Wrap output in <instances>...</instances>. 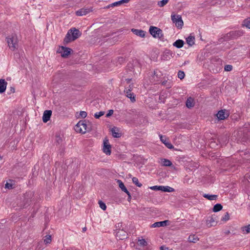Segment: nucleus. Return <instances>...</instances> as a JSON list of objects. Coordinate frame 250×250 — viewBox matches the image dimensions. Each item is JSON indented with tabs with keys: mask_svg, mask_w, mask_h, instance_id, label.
Returning a JSON list of instances; mask_svg holds the SVG:
<instances>
[{
	"mask_svg": "<svg viewBox=\"0 0 250 250\" xmlns=\"http://www.w3.org/2000/svg\"><path fill=\"white\" fill-rule=\"evenodd\" d=\"M188 241L192 243H196L199 240V238L194 234L190 235L188 238Z\"/></svg>",
	"mask_w": 250,
	"mask_h": 250,
	"instance_id": "27",
	"label": "nucleus"
},
{
	"mask_svg": "<svg viewBox=\"0 0 250 250\" xmlns=\"http://www.w3.org/2000/svg\"><path fill=\"white\" fill-rule=\"evenodd\" d=\"M168 222H169L168 220H165L163 221L157 222L153 223L151 226V228H156V227L166 226L167 225Z\"/></svg>",
	"mask_w": 250,
	"mask_h": 250,
	"instance_id": "17",
	"label": "nucleus"
},
{
	"mask_svg": "<svg viewBox=\"0 0 250 250\" xmlns=\"http://www.w3.org/2000/svg\"><path fill=\"white\" fill-rule=\"evenodd\" d=\"M62 140L60 135H56L55 142L60 145L62 143Z\"/></svg>",
	"mask_w": 250,
	"mask_h": 250,
	"instance_id": "39",
	"label": "nucleus"
},
{
	"mask_svg": "<svg viewBox=\"0 0 250 250\" xmlns=\"http://www.w3.org/2000/svg\"><path fill=\"white\" fill-rule=\"evenodd\" d=\"M131 79H126V81L127 82V83H129L131 81Z\"/></svg>",
	"mask_w": 250,
	"mask_h": 250,
	"instance_id": "59",
	"label": "nucleus"
},
{
	"mask_svg": "<svg viewBox=\"0 0 250 250\" xmlns=\"http://www.w3.org/2000/svg\"><path fill=\"white\" fill-rule=\"evenodd\" d=\"M124 92L125 93L126 96L129 98L132 102L135 101L134 94L133 93L131 92V91L130 89L125 88Z\"/></svg>",
	"mask_w": 250,
	"mask_h": 250,
	"instance_id": "15",
	"label": "nucleus"
},
{
	"mask_svg": "<svg viewBox=\"0 0 250 250\" xmlns=\"http://www.w3.org/2000/svg\"><path fill=\"white\" fill-rule=\"evenodd\" d=\"M104 111H100L99 112H96L95 114V115H94V117L96 119H99L100 117H101L103 115H104Z\"/></svg>",
	"mask_w": 250,
	"mask_h": 250,
	"instance_id": "40",
	"label": "nucleus"
},
{
	"mask_svg": "<svg viewBox=\"0 0 250 250\" xmlns=\"http://www.w3.org/2000/svg\"><path fill=\"white\" fill-rule=\"evenodd\" d=\"M161 164L162 166L166 167H170L172 165L171 162L167 159H161Z\"/></svg>",
	"mask_w": 250,
	"mask_h": 250,
	"instance_id": "25",
	"label": "nucleus"
},
{
	"mask_svg": "<svg viewBox=\"0 0 250 250\" xmlns=\"http://www.w3.org/2000/svg\"><path fill=\"white\" fill-rule=\"evenodd\" d=\"M229 214L228 213V212H226L225 213V214L224 215V216L222 218L221 220L226 221L229 220Z\"/></svg>",
	"mask_w": 250,
	"mask_h": 250,
	"instance_id": "43",
	"label": "nucleus"
},
{
	"mask_svg": "<svg viewBox=\"0 0 250 250\" xmlns=\"http://www.w3.org/2000/svg\"><path fill=\"white\" fill-rule=\"evenodd\" d=\"M33 197V193L32 192H26L23 195L22 206L26 208L28 206L32 201Z\"/></svg>",
	"mask_w": 250,
	"mask_h": 250,
	"instance_id": "5",
	"label": "nucleus"
},
{
	"mask_svg": "<svg viewBox=\"0 0 250 250\" xmlns=\"http://www.w3.org/2000/svg\"><path fill=\"white\" fill-rule=\"evenodd\" d=\"M115 233L116 237L120 240H124L127 238L128 234L123 229H116Z\"/></svg>",
	"mask_w": 250,
	"mask_h": 250,
	"instance_id": "7",
	"label": "nucleus"
},
{
	"mask_svg": "<svg viewBox=\"0 0 250 250\" xmlns=\"http://www.w3.org/2000/svg\"><path fill=\"white\" fill-rule=\"evenodd\" d=\"M111 145L109 144L108 140L105 138L104 140L103 151L106 155H110L111 154Z\"/></svg>",
	"mask_w": 250,
	"mask_h": 250,
	"instance_id": "8",
	"label": "nucleus"
},
{
	"mask_svg": "<svg viewBox=\"0 0 250 250\" xmlns=\"http://www.w3.org/2000/svg\"><path fill=\"white\" fill-rule=\"evenodd\" d=\"M185 76V74L184 71L179 70L178 72V77L181 79L182 80L184 78Z\"/></svg>",
	"mask_w": 250,
	"mask_h": 250,
	"instance_id": "37",
	"label": "nucleus"
},
{
	"mask_svg": "<svg viewBox=\"0 0 250 250\" xmlns=\"http://www.w3.org/2000/svg\"><path fill=\"white\" fill-rule=\"evenodd\" d=\"M243 25L250 29V18L244 21Z\"/></svg>",
	"mask_w": 250,
	"mask_h": 250,
	"instance_id": "34",
	"label": "nucleus"
},
{
	"mask_svg": "<svg viewBox=\"0 0 250 250\" xmlns=\"http://www.w3.org/2000/svg\"><path fill=\"white\" fill-rule=\"evenodd\" d=\"M113 112H114L113 110H112V109L109 110L108 111V113L106 115V117H110V116H111L113 114Z\"/></svg>",
	"mask_w": 250,
	"mask_h": 250,
	"instance_id": "49",
	"label": "nucleus"
},
{
	"mask_svg": "<svg viewBox=\"0 0 250 250\" xmlns=\"http://www.w3.org/2000/svg\"><path fill=\"white\" fill-rule=\"evenodd\" d=\"M132 87H133V85L132 84H130L128 87H126L125 88L130 89L131 90V91Z\"/></svg>",
	"mask_w": 250,
	"mask_h": 250,
	"instance_id": "53",
	"label": "nucleus"
},
{
	"mask_svg": "<svg viewBox=\"0 0 250 250\" xmlns=\"http://www.w3.org/2000/svg\"><path fill=\"white\" fill-rule=\"evenodd\" d=\"M165 145L168 148L171 149L174 148L173 146L168 141L166 143Z\"/></svg>",
	"mask_w": 250,
	"mask_h": 250,
	"instance_id": "47",
	"label": "nucleus"
},
{
	"mask_svg": "<svg viewBox=\"0 0 250 250\" xmlns=\"http://www.w3.org/2000/svg\"><path fill=\"white\" fill-rule=\"evenodd\" d=\"M5 188L8 189H12L13 188V185L12 183L7 182L5 185Z\"/></svg>",
	"mask_w": 250,
	"mask_h": 250,
	"instance_id": "44",
	"label": "nucleus"
},
{
	"mask_svg": "<svg viewBox=\"0 0 250 250\" xmlns=\"http://www.w3.org/2000/svg\"><path fill=\"white\" fill-rule=\"evenodd\" d=\"M186 106L188 108H190L193 107L195 105L194 100L191 97H189L187 99L186 101Z\"/></svg>",
	"mask_w": 250,
	"mask_h": 250,
	"instance_id": "20",
	"label": "nucleus"
},
{
	"mask_svg": "<svg viewBox=\"0 0 250 250\" xmlns=\"http://www.w3.org/2000/svg\"><path fill=\"white\" fill-rule=\"evenodd\" d=\"M150 188L154 190H161L162 186H154L150 187Z\"/></svg>",
	"mask_w": 250,
	"mask_h": 250,
	"instance_id": "41",
	"label": "nucleus"
},
{
	"mask_svg": "<svg viewBox=\"0 0 250 250\" xmlns=\"http://www.w3.org/2000/svg\"><path fill=\"white\" fill-rule=\"evenodd\" d=\"M242 230L243 231H246L247 233L250 232V225L245 226L242 228Z\"/></svg>",
	"mask_w": 250,
	"mask_h": 250,
	"instance_id": "42",
	"label": "nucleus"
},
{
	"mask_svg": "<svg viewBox=\"0 0 250 250\" xmlns=\"http://www.w3.org/2000/svg\"><path fill=\"white\" fill-rule=\"evenodd\" d=\"M160 138L162 143L165 144L167 142V138L166 136H163L162 135H160Z\"/></svg>",
	"mask_w": 250,
	"mask_h": 250,
	"instance_id": "45",
	"label": "nucleus"
},
{
	"mask_svg": "<svg viewBox=\"0 0 250 250\" xmlns=\"http://www.w3.org/2000/svg\"><path fill=\"white\" fill-rule=\"evenodd\" d=\"M121 226V224L120 223H118L116 225V228H119Z\"/></svg>",
	"mask_w": 250,
	"mask_h": 250,
	"instance_id": "55",
	"label": "nucleus"
},
{
	"mask_svg": "<svg viewBox=\"0 0 250 250\" xmlns=\"http://www.w3.org/2000/svg\"><path fill=\"white\" fill-rule=\"evenodd\" d=\"M131 31L136 35L142 38H144L146 35V32L143 30L132 28Z\"/></svg>",
	"mask_w": 250,
	"mask_h": 250,
	"instance_id": "16",
	"label": "nucleus"
},
{
	"mask_svg": "<svg viewBox=\"0 0 250 250\" xmlns=\"http://www.w3.org/2000/svg\"><path fill=\"white\" fill-rule=\"evenodd\" d=\"M184 44V42L182 40H177L173 42V45L177 48H182Z\"/></svg>",
	"mask_w": 250,
	"mask_h": 250,
	"instance_id": "23",
	"label": "nucleus"
},
{
	"mask_svg": "<svg viewBox=\"0 0 250 250\" xmlns=\"http://www.w3.org/2000/svg\"><path fill=\"white\" fill-rule=\"evenodd\" d=\"M149 31L150 34L155 38L161 39L163 36L162 30L157 27L151 26Z\"/></svg>",
	"mask_w": 250,
	"mask_h": 250,
	"instance_id": "4",
	"label": "nucleus"
},
{
	"mask_svg": "<svg viewBox=\"0 0 250 250\" xmlns=\"http://www.w3.org/2000/svg\"><path fill=\"white\" fill-rule=\"evenodd\" d=\"M232 40V38H231V35L230 32L227 33L226 34L223 35V37H222L220 39L219 41L220 42H223L225 41H228L229 40Z\"/></svg>",
	"mask_w": 250,
	"mask_h": 250,
	"instance_id": "21",
	"label": "nucleus"
},
{
	"mask_svg": "<svg viewBox=\"0 0 250 250\" xmlns=\"http://www.w3.org/2000/svg\"><path fill=\"white\" fill-rule=\"evenodd\" d=\"M168 1L169 0H162L159 1L158 2V5L160 7H162L164 6L165 5H166L168 2Z\"/></svg>",
	"mask_w": 250,
	"mask_h": 250,
	"instance_id": "35",
	"label": "nucleus"
},
{
	"mask_svg": "<svg viewBox=\"0 0 250 250\" xmlns=\"http://www.w3.org/2000/svg\"><path fill=\"white\" fill-rule=\"evenodd\" d=\"M99 204L100 206V207L103 210H105L106 208V206L105 204L104 203L103 201L100 200L99 201Z\"/></svg>",
	"mask_w": 250,
	"mask_h": 250,
	"instance_id": "38",
	"label": "nucleus"
},
{
	"mask_svg": "<svg viewBox=\"0 0 250 250\" xmlns=\"http://www.w3.org/2000/svg\"><path fill=\"white\" fill-rule=\"evenodd\" d=\"M132 182L136 185L138 187H141L142 186V184L139 183V180L137 178L134 177L132 179Z\"/></svg>",
	"mask_w": 250,
	"mask_h": 250,
	"instance_id": "33",
	"label": "nucleus"
},
{
	"mask_svg": "<svg viewBox=\"0 0 250 250\" xmlns=\"http://www.w3.org/2000/svg\"><path fill=\"white\" fill-rule=\"evenodd\" d=\"M131 199V194H130V195H128L127 200L128 201H130Z\"/></svg>",
	"mask_w": 250,
	"mask_h": 250,
	"instance_id": "58",
	"label": "nucleus"
},
{
	"mask_svg": "<svg viewBox=\"0 0 250 250\" xmlns=\"http://www.w3.org/2000/svg\"><path fill=\"white\" fill-rule=\"evenodd\" d=\"M167 81L166 80V81H164L162 83V84L163 85H167Z\"/></svg>",
	"mask_w": 250,
	"mask_h": 250,
	"instance_id": "52",
	"label": "nucleus"
},
{
	"mask_svg": "<svg viewBox=\"0 0 250 250\" xmlns=\"http://www.w3.org/2000/svg\"><path fill=\"white\" fill-rule=\"evenodd\" d=\"M203 196L209 200H216L217 198V195H209L208 194H204L203 195Z\"/></svg>",
	"mask_w": 250,
	"mask_h": 250,
	"instance_id": "26",
	"label": "nucleus"
},
{
	"mask_svg": "<svg viewBox=\"0 0 250 250\" xmlns=\"http://www.w3.org/2000/svg\"><path fill=\"white\" fill-rule=\"evenodd\" d=\"M125 192L127 195H129L130 194V192L127 190V189H126V190H125V191H124Z\"/></svg>",
	"mask_w": 250,
	"mask_h": 250,
	"instance_id": "56",
	"label": "nucleus"
},
{
	"mask_svg": "<svg viewBox=\"0 0 250 250\" xmlns=\"http://www.w3.org/2000/svg\"><path fill=\"white\" fill-rule=\"evenodd\" d=\"M86 230V227H84V228H83V232H85Z\"/></svg>",
	"mask_w": 250,
	"mask_h": 250,
	"instance_id": "60",
	"label": "nucleus"
},
{
	"mask_svg": "<svg viewBox=\"0 0 250 250\" xmlns=\"http://www.w3.org/2000/svg\"><path fill=\"white\" fill-rule=\"evenodd\" d=\"M7 42L9 48L14 51L18 47V40L16 35H11L6 38Z\"/></svg>",
	"mask_w": 250,
	"mask_h": 250,
	"instance_id": "3",
	"label": "nucleus"
},
{
	"mask_svg": "<svg viewBox=\"0 0 250 250\" xmlns=\"http://www.w3.org/2000/svg\"><path fill=\"white\" fill-rule=\"evenodd\" d=\"M11 93H14L15 92V89L14 87H11L10 89Z\"/></svg>",
	"mask_w": 250,
	"mask_h": 250,
	"instance_id": "54",
	"label": "nucleus"
},
{
	"mask_svg": "<svg viewBox=\"0 0 250 250\" xmlns=\"http://www.w3.org/2000/svg\"><path fill=\"white\" fill-rule=\"evenodd\" d=\"M160 250H172L171 249H169L168 247H167L165 246H162L160 248Z\"/></svg>",
	"mask_w": 250,
	"mask_h": 250,
	"instance_id": "50",
	"label": "nucleus"
},
{
	"mask_svg": "<svg viewBox=\"0 0 250 250\" xmlns=\"http://www.w3.org/2000/svg\"><path fill=\"white\" fill-rule=\"evenodd\" d=\"M7 83L4 79H0V93H3L6 88Z\"/></svg>",
	"mask_w": 250,
	"mask_h": 250,
	"instance_id": "19",
	"label": "nucleus"
},
{
	"mask_svg": "<svg viewBox=\"0 0 250 250\" xmlns=\"http://www.w3.org/2000/svg\"><path fill=\"white\" fill-rule=\"evenodd\" d=\"M81 35V32L75 28L69 29L63 40L64 44H67L71 42L76 40Z\"/></svg>",
	"mask_w": 250,
	"mask_h": 250,
	"instance_id": "1",
	"label": "nucleus"
},
{
	"mask_svg": "<svg viewBox=\"0 0 250 250\" xmlns=\"http://www.w3.org/2000/svg\"><path fill=\"white\" fill-rule=\"evenodd\" d=\"M139 245L141 246H146L147 245V242L145 239H141L138 240Z\"/></svg>",
	"mask_w": 250,
	"mask_h": 250,
	"instance_id": "36",
	"label": "nucleus"
},
{
	"mask_svg": "<svg viewBox=\"0 0 250 250\" xmlns=\"http://www.w3.org/2000/svg\"><path fill=\"white\" fill-rule=\"evenodd\" d=\"M112 136L114 138H120L121 137V133L119 132L118 128L114 127L111 129Z\"/></svg>",
	"mask_w": 250,
	"mask_h": 250,
	"instance_id": "22",
	"label": "nucleus"
},
{
	"mask_svg": "<svg viewBox=\"0 0 250 250\" xmlns=\"http://www.w3.org/2000/svg\"><path fill=\"white\" fill-rule=\"evenodd\" d=\"M91 11H92V8H83L77 11L76 14V15L80 16L85 15Z\"/></svg>",
	"mask_w": 250,
	"mask_h": 250,
	"instance_id": "13",
	"label": "nucleus"
},
{
	"mask_svg": "<svg viewBox=\"0 0 250 250\" xmlns=\"http://www.w3.org/2000/svg\"><path fill=\"white\" fill-rule=\"evenodd\" d=\"M129 1H130V0H121L120 1H116L111 4H110L108 5L107 6L104 7V9H108V8H110V7H113L114 6H118L123 3H128Z\"/></svg>",
	"mask_w": 250,
	"mask_h": 250,
	"instance_id": "11",
	"label": "nucleus"
},
{
	"mask_svg": "<svg viewBox=\"0 0 250 250\" xmlns=\"http://www.w3.org/2000/svg\"><path fill=\"white\" fill-rule=\"evenodd\" d=\"M216 116L219 120H224L227 118L229 115L225 113V110H221L216 114Z\"/></svg>",
	"mask_w": 250,
	"mask_h": 250,
	"instance_id": "18",
	"label": "nucleus"
},
{
	"mask_svg": "<svg viewBox=\"0 0 250 250\" xmlns=\"http://www.w3.org/2000/svg\"><path fill=\"white\" fill-rule=\"evenodd\" d=\"M223 208V206L220 204H215L212 209V210L214 212H216L220 211Z\"/></svg>",
	"mask_w": 250,
	"mask_h": 250,
	"instance_id": "29",
	"label": "nucleus"
},
{
	"mask_svg": "<svg viewBox=\"0 0 250 250\" xmlns=\"http://www.w3.org/2000/svg\"><path fill=\"white\" fill-rule=\"evenodd\" d=\"M74 129L76 132L83 134L91 130L90 127L86 124V120L79 121L75 126Z\"/></svg>",
	"mask_w": 250,
	"mask_h": 250,
	"instance_id": "2",
	"label": "nucleus"
},
{
	"mask_svg": "<svg viewBox=\"0 0 250 250\" xmlns=\"http://www.w3.org/2000/svg\"><path fill=\"white\" fill-rule=\"evenodd\" d=\"M155 76H156L157 78H158V74H156V72L155 71H154L153 72L152 77L154 78Z\"/></svg>",
	"mask_w": 250,
	"mask_h": 250,
	"instance_id": "51",
	"label": "nucleus"
},
{
	"mask_svg": "<svg viewBox=\"0 0 250 250\" xmlns=\"http://www.w3.org/2000/svg\"><path fill=\"white\" fill-rule=\"evenodd\" d=\"M171 17L172 22L175 24L176 26L179 28H182L183 26L184 22L181 16L173 14L171 15Z\"/></svg>",
	"mask_w": 250,
	"mask_h": 250,
	"instance_id": "6",
	"label": "nucleus"
},
{
	"mask_svg": "<svg viewBox=\"0 0 250 250\" xmlns=\"http://www.w3.org/2000/svg\"><path fill=\"white\" fill-rule=\"evenodd\" d=\"M162 189H161V191H163L164 192H172L174 191V188L169 186H162Z\"/></svg>",
	"mask_w": 250,
	"mask_h": 250,
	"instance_id": "28",
	"label": "nucleus"
},
{
	"mask_svg": "<svg viewBox=\"0 0 250 250\" xmlns=\"http://www.w3.org/2000/svg\"><path fill=\"white\" fill-rule=\"evenodd\" d=\"M87 114L85 111H82L80 112V115L83 118H85L87 116Z\"/></svg>",
	"mask_w": 250,
	"mask_h": 250,
	"instance_id": "48",
	"label": "nucleus"
},
{
	"mask_svg": "<svg viewBox=\"0 0 250 250\" xmlns=\"http://www.w3.org/2000/svg\"><path fill=\"white\" fill-rule=\"evenodd\" d=\"M186 42L189 46H192L195 43V37L190 35L186 38Z\"/></svg>",
	"mask_w": 250,
	"mask_h": 250,
	"instance_id": "24",
	"label": "nucleus"
},
{
	"mask_svg": "<svg viewBox=\"0 0 250 250\" xmlns=\"http://www.w3.org/2000/svg\"><path fill=\"white\" fill-rule=\"evenodd\" d=\"M215 221L212 217H210L207 220L206 224L208 228L214 226V224L215 223Z\"/></svg>",
	"mask_w": 250,
	"mask_h": 250,
	"instance_id": "30",
	"label": "nucleus"
},
{
	"mask_svg": "<svg viewBox=\"0 0 250 250\" xmlns=\"http://www.w3.org/2000/svg\"><path fill=\"white\" fill-rule=\"evenodd\" d=\"M173 53L169 49H166L162 55V60L168 61L173 57Z\"/></svg>",
	"mask_w": 250,
	"mask_h": 250,
	"instance_id": "9",
	"label": "nucleus"
},
{
	"mask_svg": "<svg viewBox=\"0 0 250 250\" xmlns=\"http://www.w3.org/2000/svg\"><path fill=\"white\" fill-rule=\"evenodd\" d=\"M168 87H170V84H168Z\"/></svg>",
	"mask_w": 250,
	"mask_h": 250,
	"instance_id": "62",
	"label": "nucleus"
},
{
	"mask_svg": "<svg viewBox=\"0 0 250 250\" xmlns=\"http://www.w3.org/2000/svg\"><path fill=\"white\" fill-rule=\"evenodd\" d=\"M225 70L226 71H230L232 69V66L231 65H226L225 66Z\"/></svg>",
	"mask_w": 250,
	"mask_h": 250,
	"instance_id": "46",
	"label": "nucleus"
},
{
	"mask_svg": "<svg viewBox=\"0 0 250 250\" xmlns=\"http://www.w3.org/2000/svg\"><path fill=\"white\" fill-rule=\"evenodd\" d=\"M52 115V111L50 110H45L42 116V121L44 123H47L50 119Z\"/></svg>",
	"mask_w": 250,
	"mask_h": 250,
	"instance_id": "14",
	"label": "nucleus"
},
{
	"mask_svg": "<svg viewBox=\"0 0 250 250\" xmlns=\"http://www.w3.org/2000/svg\"><path fill=\"white\" fill-rule=\"evenodd\" d=\"M231 38L232 40H235L238 38L242 36L244 32L242 30H238L236 31H230Z\"/></svg>",
	"mask_w": 250,
	"mask_h": 250,
	"instance_id": "12",
	"label": "nucleus"
},
{
	"mask_svg": "<svg viewBox=\"0 0 250 250\" xmlns=\"http://www.w3.org/2000/svg\"><path fill=\"white\" fill-rule=\"evenodd\" d=\"M2 159V157L0 155V161Z\"/></svg>",
	"mask_w": 250,
	"mask_h": 250,
	"instance_id": "61",
	"label": "nucleus"
},
{
	"mask_svg": "<svg viewBox=\"0 0 250 250\" xmlns=\"http://www.w3.org/2000/svg\"><path fill=\"white\" fill-rule=\"evenodd\" d=\"M51 236L50 235H47L44 236V239L43 240L44 243L46 245L48 244H50L51 242Z\"/></svg>",
	"mask_w": 250,
	"mask_h": 250,
	"instance_id": "31",
	"label": "nucleus"
},
{
	"mask_svg": "<svg viewBox=\"0 0 250 250\" xmlns=\"http://www.w3.org/2000/svg\"><path fill=\"white\" fill-rule=\"evenodd\" d=\"M125 192L127 195H129L130 194V192L127 190V189H126V190H125V191H124Z\"/></svg>",
	"mask_w": 250,
	"mask_h": 250,
	"instance_id": "57",
	"label": "nucleus"
},
{
	"mask_svg": "<svg viewBox=\"0 0 250 250\" xmlns=\"http://www.w3.org/2000/svg\"><path fill=\"white\" fill-rule=\"evenodd\" d=\"M117 183H118L119 186L122 191H124L126 190V187H125L124 184L122 182V181L121 180H118Z\"/></svg>",
	"mask_w": 250,
	"mask_h": 250,
	"instance_id": "32",
	"label": "nucleus"
},
{
	"mask_svg": "<svg viewBox=\"0 0 250 250\" xmlns=\"http://www.w3.org/2000/svg\"><path fill=\"white\" fill-rule=\"evenodd\" d=\"M72 50L68 47L62 46L61 47V56L63 58L67 57L71 53Z\"/></svg>",
	"mask_w": 250,
	"mask_h": 250,
	"instance_id": "10",
	"label": "nucleus"
}]
</instances>
